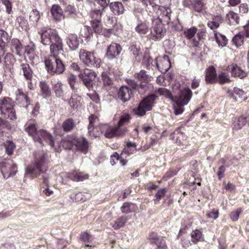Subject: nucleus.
Segmentation results:
<instances>
[{
	"mask_svg": "<svg viewBox=\"0 0 249 249\" xmlns=\"http://www.w3.org/2000/svg\"><path fill=\"white\" fill-rule=\"evenodd\" d=\"M80 60L89 67L99 68L101 66V60L94 56L93 53L85 49H81L79 53Z\"/></svg>",
	"mask_w": 249,
	"mask_h": 249,
	"instance_id": "nucleus-8",
	"label": "nucleus"
},
{
	"mask_svg": "<svg viewBox=\"0 0 249 249\" xmlns=\"http://www.w3.org/2000/svg\"><path fill=\"white\" fill-rule=\"evenodd\" d=\"M17 100H20L23 105L26 106L29 104V99L27 95L22 89H18L17 92Z\"/></svg>",
	"mask_w": 249,
	"mask_h": 249,
	"instance_id": "nucleus-38",
	"label": "nucleus"
},
{
	"mask_svg": "<svg viewBox=\"0 0 249 249\" xmlns=\"http://www.w3.org/2000/svg\"><path fill=\"white\" fill-rule=\"evenodd\" d=\"M242 210L241 209H237L236 211L232 212L230 214V217L231 220L233 221L237 220Z\"/></svg>",
	"mask_w": 249,
	"mask_h": 249,
	"instance_id": "nucleus-62",
	"label": "nucleus"
},
{
	"mask_svg": "<svg viewBox=\"0 0 249 249\" xmlns=\"http://www.w3.org/2000/svg\"><path fill=\"white\" fill-rule=\"evenodd\" d=\"M67 177L73 181L78 182L88 179L89 178V175L79 171H75L71 173L68 174Z\"/></svg>",
	"mask_w": 249,
	"mask_h": 249,
	"instance_id": "nucleus-23",
	"label": "nucleus"
},
{
	"mask_svg": "<svg viewBox=\"0 0 249 249\" xmlns=\"http://www.w3.org/2000/svg\"><path fill=\"white\" fill-rule=\"evenodd\" d=\"M133 95V90L127 86H122L118 93V97L124 102L129 100Z\"/></svg>",
	"mask_w": 249,
	"mask_h": 249,
	"instance_id": "nucleus-16",
	"label": "nucleus"
},
{
	"mask_svg": "<svg viewBox=\"0 0 249 249\" xmlns=\"http://www.w3.org/2000/svg\"><path fill=\"white\" fill-rule=\"evenodd\" d=\"M66 43L70 50L75 51L78 48L79 43L78 36L75 34H70L66 39Z\"/></svg>",
	"mask_w": 249,
	"mask_h": 249,
	"instance_id": "nucleus-22",
	"label": "nucleus"
},
{
	"mask_svg": "<svg viewBox=\"0 0 249 249\" xmlns=\"http://www.w3.org/2000/svg\"><path fill=\"white\" fill-rule=\"evenodd\" d=\"M130 118L131 117L128 114H124L122 115L120 117L118 126H119L120 128L125 124L128 123L130 120Z\"/></svg>",
	"mask_w": 249,
	"mask_h": 249,
	"instance_id": "nucleus-54",
	"label": "nucleus"
},
{
	"mask_svg": "<svg viewBox=\"0 0 249 249\" xmlns=\"http://www.w3.org/2000/svg\"><path fill=\"white\" fill-rule=\"evenodd\" d=\"M68 79L71 88L73 90H75L74 84L76 79V76L73 74H71L69 75Z\"/></svg>",
	"mask_w": 249,
	"mask_h": 249,
	"instance_id": "nucleus-61",
	"label": "nucleus"
},
{
	"mask_svg": "<svg viewBox=\"0 0 249 249\" xmlns=\"http://www.w3.org/2000/svg\"><path fill=\"white\" fill-rule=\"evenodd\" d=\"M37 136L39 140L34 141L42 145H49L52 147H54V141L52 135L44 129H40L38 131Z\"/></svg>",
	"mask_w": 249,
	"mask_h": 249,
	"instance_id": "nucleus-11",
	"label": "nucleus"
},
{
	"mask_svg": "<svg viewBox=\"0 0 249 249\" xmlns=\"http://www.w3.org/2000/svg\"><path fill=\"white\" fill-rule=\"evenodd\" d=\"M9 36L3 30H0V50L4 51L6 44L8 42Z\"/></svg>",
	"mask_w": 249,
	"mask_h": 249,
	"instance_id": "nucleus-34",
	"label": "nucleus"
},
{
	"mask_svg": "<svg viewBox=\"0 0 249 249\" xmlns=\"http://www.w3.org/2000/svg\"><path fill=\"white\" fill-rule=\"evenodd\" d=\"M157 96L151 94L144 98L139 104L138 107L133 109L136 115L142 116L146 112L152 109Z\"/></svg>",
	"mask_w": 249,
	"mask_h": 249,
	"instance_id": "nucleus-7",
	"label": "nucleus"
},
{
	"mask_svg": "<svg viewBox=\"0 0 249 249\" xmlns=\"http://www.w3.org/2000/svg\"><path fill=\"white\" fill-rule=\"evenodd\" d=\"M215 37L217 43L219 46H224L226 45L227 39L225 36L219 35H215Z\"/></svg>",
	"mask_w": 249,
	"mask_h": 249,
	"instance_id": "nucleus-53",
	"label": "nucleus"
},
{
	"mask_svg": "<svg viewBox=\"0 0 249 249\" xmlns=\"http://www.w3.org/2000/svg\"><path fill=\"white\" fill-rule=\"evenodd\" d=\"M144 62H146V67L148 69H150V64L152 66L156 65V68L162 73H165L170 68L171 64L168 56L164 55L162 58H158L153 61L149 56L144 57Z\"/></svg>",
	"mask_w": 249,
	"mask_h": 249,
	"instance_id": "nucleus-6",
	"label": "nucleus"
},
{
	"mask_svg": "<svg viewBox=\"0 0 249 249\" xmlns=\"http://www.w3.org/2000/svg\"><path fill=\"white\" fill-rule=\"evenodd\" d=\"M217 77L215 69L209 67L206 70L205 80L207 83L213 84L217 82Z\"/></svg>",
	"mask_w": 249,
	"mask_h": 249,
	"instance_id": "nucleus-19",
	"label": "nucleus"
},
{
	"mask_svg": "<svg viewBox=\"0 0 249 249\" xmlns=\"http://www.w3.org/2000/svg\"><path fill=\"white\" fill-rule=\"evenodd\" d=\"M194 8L196 11L203 13L205 11V6L200 0H197L194 4Z\"/></svg>",
	"mask_w": 249,
	"mask_h": 249,
	"instance_id": "nucleus-50",
	"label": "nucleus"
},
{
	"mask_svg": "<svg viewBox=\"0 0 249 249\" xmlns=\"http://www.w3.org/2000/svg\"><path fill=\"white\" fill-rule=\"evenodd\" d=\"M1 173L4 178L14 176L17 172V166L12 162H2L0 164Z\"/></svg>",
	"mask_w": 249,
	"mask_h": 249,
	"instance_id": "nucleus-12",
	"label": "nucleus"
},
{
	"mask_svg": "<svg viewBox=\"0 0 249 249\" xmlns=\"http://www.w3.org/2000/svg\"><path fill=\"white\" fill-rule=\"evenodd\" d=\"M149 238L151 242L157 245V249H167L165 241L162 237H159L153 232L150 234Z\"/></svg>",
	"mask_w": 249,
	"mask_h": 249,
	"instance_id": "nucleus-18",
	"label": "nucleus"
},
{
	"mask_svg": "<svg viewBox=\"0 0 249 249\" xmlns=\"http://www.w3.org/2000/svg\"><path fill=\"white\" fill-rule=\"evenodd\" d=\"M101 77L103 85L107 88V89L113 85V80L108 76L107 73L103 72L102 73Z\"/></svg>",
	"mask_w": 249,
	"mask_h": 249,
	"instance_id": "nucleus-40",
	"label": "nucleus"
},
{
	"mask_svg": "<svg viewBox=\"0 0 249 249\" xmlns=\"http://www.w3.org/2000/svg\"><path fill=\"white\" fill-rule=\"evenodd\" d=\"M165 29L159 18L152 19V26L151 29V38L155 40H160L165 35Z\"/></svg>",
	"mask_w": 249,
	"mask_h": 249,
	"instance_id": "nucleus-9",
	"label": "nucleus"
},
{
	"mask_svg": "<svg viewBox=\"0 0 249 249\" xmlns=\"http://www.w3.org/2000/svg\"><path fill=\"white\" fill-rule=\"evenodd\" d=\"M197 31V28L193 27L185 31L184 35L187 39H190L194 36L195 35Z\"/></svg>",
	"mask_w": 249,
	"mask_h": 249,
	"instance_id": "nucleus-52",
	"label": "nucleus"
},
{
	"mask_svg": "<svg viewBox=\"0 0 249 249\" xmlns=\"http://www.w3.org/2000/svg\"><path fill=\"white\" fill-rule=\"evenodd\" d=\"M247 123L246 117L241 116L235 118L233 123V128L235 130H239L242 128Z\"/></svg>",
	"mask_w": 249,
	"mask_h": 249,
	"instance_id": "nucleus-37",
	"label": "nucleus"
},
{
	"mask_svg": "<svg viewBox=\"0 0 249 249\" xmlns=\"http://www.w3.org/2000/svg\"><path fill=\"white\" fill-rule=\"evenodd\" d=\"M82 98L75 93L71 94V98L69 100V104L73 110H76L81 107Z\"/></svg>",
	"mask_w": 249,
	"mask_h": 249,
	"instance_id": "nucleus-24",
	"label": "nucleus"
},
{
	"mask_svg": "<svg viewBox=\"0 0 249 249\" xmlns=\"http://www.w3.org/2000/svg\"><path fill=\"white\" fill-rule=\"evenodd\" d=\"M71 197L76 202H84L87 198L85 194L82 192H79L77 194H72Z\"/></svg>",
	"mask_w": 249,
	"mask_h": 249,
	"instance_id": "nucleus-46",
	"label": "nucleus"
},
{
	"mask_svg": "<svg viewBox=\"0 0 249 249\" xmlns=\"http://www.w3.org/2000/svg\"><path fill=\"white\" fill-rule=\"evenodd\" d=\"M136 31L139 34L144 35L148 31V27L146 23H139L135 28Z\"/></svg>",
	"mask_w": 249,
	"mask_h": 249,
	"instance_id": "nucleus-45",
	"label": "nucleus"
},
{
	"mask_svg": "<svg viewBox=\"0 0 249 249\" xmlns=\"http://www.w3.org/2000/svg\"><path fill=\"white\" fill-rule=\"evenodd\" d=\"M111 11L115 15H119L124 13V8L122 3L119 1L111 2L109 5Z\"/></svg>",
	"mask_w": 249,
	"mask_h": 249,
	"instance_id": "nucleus-27",
	"label": "nucleus"
},
{
	"mask_svg": "<svg viewBox=\"0 0 249 249\" xmlns=\"http://www.w3.org/2000/svg\"><path fill=\"white\" fill-rule=\"evenodd\" d=\"M192 96V92L189 88H184L180 90L178 97L173 105L176 115L180 114L183 112V107L188 103Z\"/></svg>",
	"mask_w": 249,
	"mask_h": 249,
	"instance_id": "nucleus-5",
	"label": "nucleus"
},
{
	"mask_svg": "<svg viewBox=\"0 0 249 249\" xmlns=\"http://www.w3.org/2000/svg\"><path fill=\"white\" fill-rule=\"evenodd\" d=\"M226 19L230 24H238L239 22V17L237 14L233 11H230L226 15Z\"/></svg>",
	"mask_w": 249,
	"mask_h": 249,
	"instance_id": "nucleus-33",
	"label": "nucleus"
},
{
	"mask_svg": "<svg viewBox=\"0 0 249 249\" xmlns=\"http://www.w3.org/2000/svg\"><path fill=\"white\" fill-rule=\"evenodd\" d=\"M4 146L5 148V152L9 155H11L13 154L16 147L15 144L10 141H7L4 144Z\"/></svg>",
	"mask_w": 249,
	"mask_h": 249,
	"instance_id": "nucleus-49",
	"label": "nucleus"
},
{
	"mask_svg": "<svg viewBox=\"0 0 249 249\" xmlns=\"http://www.w3.org/2000/svg\"><path fill=\"white\" fill-rule=\"evenodd\" d=\"M16 24L22 30L26 31L28 29V23L23 17H18L16 19Z\"/></svg>",
	"mask_w": 249,
	"mask_h": 249,
	"instance_id": "nucleus-41",
	"label": "nucleus"
},
{
	"mask_svg": "<svg viewBox=\"0 0 249 249\" xmlns=\"http://www.w3.org/2000/svg\"><path fill=\"white\" fill-rule=\"evenodd\" d=\"M202 235V231L200 230L196 229L193 231L191 234L192 242L196 243L200 240Z\"/></svg>",
	"mask_w": 249,
	"mask_h": 249,
	"instance_id": "nucleus-44",
	"label": "nucleus"
},
{
	"mask_svg": "<svg viewBox=\"0 0 249 249\" xmlns=\"http://www.w3.org/2000/svg\"><path fill=\"white\" fill-rule=\"evenodd\" d=\"M60 146L65 149H71L75 146L76 149L84 153H86L88 149L89 143L84 137L77 138L74 135L67 136L62 139L60 143Z\"/></svg>",
	"mask_w": 249,
	"mask_h": 249,
	"instance_id": "nucleus-3",
	"label": "nucleus"
},
{
	"mask_svg": "<svg viewBox=\"0 0 249 249\" xmlns=\"http://www.w3.org/2000/svg\"><path fill=\"white\" fill-rule=\"evenodd\" d=\"M51 13L55 21H60L65 18L63 10L58 5H53L51 8Z\"/></svg>",
	"mask_w": 249,
	"mask_h": 249,
	"instance_id": "nucleus-20",
	"label": "nucleus"
},
{
	"mask_svg": "<svg viewBox=\"0 0 249 249\" xmlns=\"http://www.w3.org/2000/svg\"><path fill=\"white\" fill-rule=\"evenodd\" d=\"M136 209V206L132 203H124L121 207L122 212L123 213H129L135 211Z\"/></svg>",
	"mask_w": 249,
	"mask_h": 249,
	"instance_id": "nucleus-39",
	"label": "nucleus"
},
{
	"mask_svg": "<svg viewBox=\"0 0 249 249\" xmlns=\"http://www.w3.org/2000/svg\"><path fill=\"white\" fill-rule=\"evenodd\" d=\"M122 50L120 44L112 43L107 48L106 55L109 59H113L119 55Z\"/></svg>",
	"mask_w": 249,
	"mask_h": 249,
	"instance_id": "nucleus-15",
	"label": "nucleus"
},
{
	"mask_svg": "<svg viewBox=\"0 0 249 249\" xmlns=\"http://www.w3.org/2000/svg\"><path fill=\"white\" fill-rule=\"evenodd\" d=\"M22 49V46L19 40L17 38H13L11 41V50L13 52H15L18 55L20 56Z\"/></svg>",
	"mask_w": 249,
	"mask_h": 249,
	"instance_id": "nucleus-31",
	"label": "nucleus"
},
{
	"mask_svg": "<svg viewBox=\"0 0 249 249\" xmlns=\"http://www.w3.org/2000/svg\"><path fill=\"white\" fill-rule=\"evenodd\" d=\"M231 74L234 77H238L241 79L246 77L247 73L246 71L242 70L236 64H232L231 66Z\"/></svg>",
	"mask_w": 249,
	"mask_h": 249,
	"instance_id": "nucleus-29",
	"label": "nucleus"
},
{
	"mask_svg": "<svg viewBox=\"0 0 249 249\" xmlns=\"http://www.w3.org/2000/svg\"><path fill=\"white\" fill-rule=\"evenodd\" d=\"M232 97L235 101L238 102L245 101L247 98L245 91L237 88H234L233 92L232 94Z\"/></svg>",
	"mask_w": 249,
	"mask_h": 249,
	"instance_id": "nucleus-26",
	"label": "nucleus"
},
{
	"mask_svg": "<svg viewBox=\"0 0 249 249\" xmlns=\"http://www.w3.org/2000/svg\"><path fill=\"white\" fill-rule=\"evenodd\" d=\"M219 215L218 210L217 209H212L211 211H208L206 213L207 217L216 219L218 218Z\"/></svg>",
	"mask_w": 249,
	"mask_h": 249,
	"instance_id": "nucleus-58",
	"label": "nucleus"
},
{
	"mask_svg": "<svg viewBox=\"0 0 249 249\" xmlns=\"http://www.w3.org/2000/svg\"><path fill=\"white\" fill-rule=\"evenodd\" d=\"M79 75H83L84 77L89 78L90 79H94L96 76V73L92 70L89 69H84L83 72L80 73Z\"/></svg>",
	"mask_w": 249,
	"mask_h": 249,
	"instance_id": "nucleus-51",
	"label": "nucleus"
},
{
	"mask_svg": "<svg viewBox=\"0 0 249 249\" xmlns=\"http://www.w3.org/2000/svg\"><path fill=\"white\" fill-rule=\"evenodd\" d=\"M20 67L24 77L26 79H31L33 77V71L29 65L27 63H22Z\"/></svg>",
	"mask_w": 249,
	"mask_h": 249,
	"instance_id": "nucleus-32",
	"label": "nucleus"
},
{
	"mask_svg": "<svg viewBox=\"0 0 249 249\" xmlns=\"http://www.w3.org/2000/svg\"><path fill=\"white\" fill-rule=\"evenodd\" d=\"M231 81L229 76L225 72H221L219 74L217 82L221 84L229 83Z\"/></svg>",
	"mask_w": 249,
	"mask_h": 249,
	"instance_id": "nucleus-47",
	"label": "nucleus"
},
{
	"mask_svg": "<svg viewBox=\"0 0 249 249\" xmlns=\"http://www.w3.org/2000/svg\"><path fill=\"white\" fill-rule=\"evenodd\" d=\"M57 53H50L44 57L45 67L48 72L53 75L55 73L60 74L62 73L65 70V66L62 60L57 56Z\"/></svg>",
	"mask_w": 249,
	"mask_h": 249,
	"instance_id": "nucleus-4",
	"label": "nucleus"
},
{
	"mask_svg": "<svg viewBox=\"0 0 249 249\" xmlns=\"http://www.w3.org/2000/svg\"><path fill=\"white\" fill-rule=\"evenodd\" d=\"M134 77L136 79L142 82L140 88L143 87L145 90L148 88V83L151 81L152 77L149 75L146 74V71L142 70L139 72L135 73Z\"/></svg>",
	"mask_w": 249,
	"mask_h": 249,
	"instance_id": "nucleus-13",
	"label": "nucleus"
},
{
	"mask_svg": "<svg viewBox=\"0 0 249 249\" xmlns=\"http://www.w3.org/2000/svg\"><path fill=\"white\" fill-rule=\"evenodd\" d=\"M25 129L28 134L32 137L34 141L39 140L38 136H37L38 130L36 124L33 121H30L26 123Z\"/></svg>",
	"mask_w": 249,
	"mask_h": 249,
	"instance_id": "nucleus-17",
	"label": "nucleus"
},
{
	"mask_svg": "<svg viewBox=\"0 0 249 249\" xmlns=\"http://www.w3.org/2000/svg\"><path fill=\"white\" fill-rule=\"evenodd\" d=\"M159 12L162 17L163 20L167 23L170 20L172 11L169 7L160 6L159 7Z\"/></svg>",
	"mask_w": 249,
	"mask_h": 249,
	"instance_id": "nucleus-28",
	"label": "nucleus"
},
{
	"mask_svg": "<svg viewBox=\"0 0 249 249\" xmlns=\"http://www.w3.org/2000/svg\"><path fill=\"white\" fill-rule=\"evenodd\" d=\"M35 158V167L29 166L26 170V175H30L32 178H36L39 175L36 172L38 170L43 174L42 176L43 182L48 185L49 177L46 172L47 170L46 155L40 152L36 155Z\"/></svg>",
	"mask_w": 249,
	"mask_h": 249,
	"instance_id": "nucleus-2",
	"label": "nucleus"
},
{
	"mask_svg": "<svg viewBox=\"0 0 249 249\" xmlns=\"http://www.w3.org/2000/svg\"><path fill=\"white\" fill-rule=\"evenodd\" d=\"M91 23L92 27L95 33H100L102 31V27L100 24V21L93 20Z\"/></svg>",
	"mask_w": 249,
	"mask_h": 249,
	"instance_id": "nucleus-60",
	"label": "nucleus"
},
{
	"mask_svg": "<svg viewBox=\"0 0 249 249\" xmlns=\"http://www.w3.org/2000/svg\"><path fill=\"white\" fill-rule=\"evenodd\" d=\"M80 78L82 81L84 85L88 89H90L92 88V81L94 79L84 77L83 75H79Z\"/></svg>",
	"mask_w": 249,
	"mask_h": 249,
	"instance_id": "nucleus-56",
	"label": "nucleus"
},
{
	"mask_svg": "<svg viewBox=\"0 0 249 249\" xmlns=\"http://www.w3.org/2000/svg\"><path fill=\"white\" fill-rule=\"evenodd\" d=\"M40 18L39 12L36 9H33L30 13L29 19L33 23H36Z\"/></svg>",
	"mask_w": 249,
	"mask_h": 249,
	"instance_id": "nucleus-48",
	"label": "nucleus"
},
{
	"mask_svg": "<svg viewBox=\"0 0 249 249\" xmlns=\"http://www.w3.org/2000/svg\"><path fill=\"white\" fill-rule=\"evenodd\" d=\"M51 84L56 96L57 97H62L64 94V90L61 81L53 79L51 81Z\"/></svg>",
	"mask_w": 249,
	"mask_h": 249,
	"instance_id": "nucleus-21",
	"label": "nucleus"
},
{
	"mask_svg": "<svg viewBox=\"0 0 249 249\" xmlns=\"http://www.w3.org/2000/svg\"><path fill=\"white\" fill-rule=\"evenodd\" d=\"M81 239L84 242L89 243L91 241L92 236L86 232H84L81 234Z\"/></svg>",
	"mask_w": 249,
	"mask_h": 249,
	"instance_id": "nucleus-63",
	"label": "nucleus"
},
{
	"mask_svg": "<svg viewBox=\"0 0 249 249\" xmlns=\"http://www.w3.org/2000/svg\"><path fill=\"white\" fill-rule=\"evenodd\" d=\"M41 42L44 45H50V53L63 51L62 39L55 30L44 28L39 32Z\"/></svg>",
	"mask_w": 249,
	"mask_h": 249,
	"instance_id": "nucleus-1",
	"label": "nucleus"
},
{
	"mask_svg": "<svg viewBox=\"0 0 249 249\" xmlns=\"http://www.w3.org/2000/svg\"><path fill=\"white\" fill-rule=\"evenodd\" d=\"M16 62L14 55L10 53H7L4 57V63L6 68L10 70Z\"/></svg>",
	"mask_w": 249,
	"mask_h": 249,
	"instance_id": "nucleus-36",
	"label": "nucleus"
},
{
	"mask_svg": "<svg viewBox=\"0 0 249 249\" xmlns=\"http://www.w3.org/2000/svg\"><path fill=\"white\" fill-rule=\"evenodd\" d=\"M9 98H3L0 100V109L1 112L6 118L14 120L16 118L15 111L11 104L9 102Z\"/></svg>",
	"mask_w": 249,
	"mask_h": 249,
	"instance_id": "nucleus-10",
	"label": "nucleus"
},
{
	"mask_svg": "<svg viewBox=\"0 0 249 249\" xmlns=\"http://www.w3.org/2000/svg\"><path fill=\"white\" fill-rule=\"evenodd\" d=\"M89 124L88 125V133L91 138H97L100 136V132H97L96 134L92 133V130H94V124L98 121V117L94 115H90L89 118Z\"/></svg>",
	"mask_w": 249,
	"mask_h": 249,
	"instance_id": "nucleus-25",
	"label": "nucleus"
},
{
	"mask_svg": "<svg viewBox=\"0 0 249 249\" xmlns=\"http://www.w3.org/2000/svg\"><path fill=\"white\" fill-rule=\"evenodd\" d=\"M74 125L73 120L72 119H68L62 124V128L65 131L69 132L71 130Z\"/></svg>",
	"mask_w": 249,
	"mask_h": 249,
	"instance_id": "nucleus-43",
	"label": "nucleus"
},
{
	"mask_svg": "<svg viewBox=\"0 0 249 249\" xmlns=\"http://www.w3.org/2000/svg\"><path fill=\"white\" fill-rule=\"evenodd\" d=\"M127 219L125 216H122L117 219L112 224V227L114 229H118L124 227L126 223Z\"/></svg>",
	"mask_w": 249,
	"mask_h": 249,
	"instance_id": "nucleus-42",
	"label": "nucleus"
},
{
	"mask_svg": "<svg viewBox=\"0 0 249 249\" xmlns=\"http://www.w3.org/2000/svg\"><path fill=\"white\" fill-rule=\"evenodd\" d=\"M126 132L125 128H121L119 126L109 127L106 130L105 136L107 138L120 137L124 135Z\"/></svg>",
	"mask_w": 249,
	"mask_h": 249,
	"instance_id": "nucleus-14",
	"label": "nucleus"
},
{
	"mask_svg": "<svg viewBox=\"0 0 249 249\" xmlns=\"http://www.w3.org/2000/svg\"><path fill=\"white\" fill-rule=\"evenodd\" d=\"M41 95L45 98H48L51 96V90L49 86L45 81H40L39 83Z\"/></svg>",
	"mask_w": 249,
	"mask_h": 249,
	"instance_id": "nucleus-30",
	"label": "nucleus"
},
{
	"mask_svg": "<svg viewBox=\"0 0 249 249\" xmlns=\"http://www.w3.org/2000/svg\"><path fill=\"white\" fill-rule=\"evenodd\" d=\"M126 155L127 152L125 150H124L120 154V159L119 160H120V163L122 166L125 165L127 162V160L125 159Z\"/></svg>",
	"mask_w": 249,
	"mask_h": 249,
	"instance_id": "nucleus-64",
	"label": "nucleus"
},
{
	"mask_svg": "<svg viewBox=\"0 0 249 249\" xmlns=\"http://www.w3.org/2000/svg\"><path fill=\"white\" fill-rule=\"evenodd\" d=\"M158 93L160 95L165 96L169 99H173V96L170 90L165 88H160L158 90Z\"/></svg>",
	"mask_w": 249,
	"mask_h": 249,
	"instance_id": "nucleus-55",
	"label": "nucleus"
},
{
	"mask_svg": "<svg viewBox=\"0 0 249 249\" xmlns=\"http://www.w3.org/2000/svg\"><path fill=\"white\" fill-rule=\"evenodd\" d=\"M166 193V190L165 189H161L159 190L156 195V198L154 199L155 204L158 203L160 199L163 197Z\"/></svg>",
	"mask_w": 249,
	"mask_h": 249,
	"instance_id": "nucleus-59",
	"label": "nucleus"
},
{
	"mask_svg": "<svg viewBox=\"0 0 249 249\" xmlns=\"http://www.w3.org/2000/svg\"><path fill=\"white\" fill-rule=\"evenodd\" d=\"M245 33L241 31L236 35L232 38V42L237 47H239L243 44L244 41Z\"/></svg>",
	"mask_w": 249,
	"mask_h": 249,
	"instance_id": "nucleus-35",
	"label": "nucleus"
},
{
	"mask_svg": "<svg viewBox=\"0 0 249 249\" xmlns=\"http://www.w3.org/2000/svg\"><path fill=\"white\" fill-rule=\"evenodd\" d=\"M102 12L100 10H94L91 12V16L93 20L101 21Z\"/></svg>",
	"mask_w": 249,
	"mask_h": 249,
	"instance_id": "nucleus-57",
	"label": "nucleus"
}]
</instances>
